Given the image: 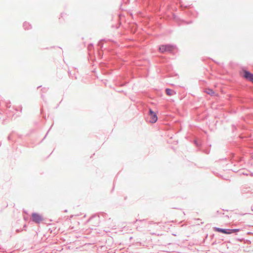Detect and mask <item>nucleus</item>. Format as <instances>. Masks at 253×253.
Listing matches in <instances>:
<instances>
[{
  "label": "nucleus",
  "instance_id": "2",
  "mask_svg": "<svg viewBox=\"0 0 253 253\" xmlns=\"http://www.w3.org/2000/svg\"><path fill=\"white\" fill-rule=\"evenodd\" d=\"M174 49V47L172 45L167 44V45H162L159 47V50L161 52L164 53L165 52H170Z\"/></svg>",
  "mask_w": 253,
  "mask_h": 253
},
{
  "label": "nucleus",
  "instance_id": "1",
  "mask_svg": "<svg viewBox=\"0 0 253 253\" xmlns=\"http://www.w3.org/2000/svg\"><path fill=\"white\" fill-rule=\"evenodd\" d=\"M213 230L215 231L221 232L222 233L226 234H230L232 233L238 232L239 229H221L217 227L213 228Z\"/></svg>",
  "mask_w": 253,
  "mask_h": 253
},
{
  "label": "nucleus",
  "instance_id": "7",
  "mask_svg": "<svg viewBox=\"0 0 253 253\" xmlns=\"http://www.w3.org/2000/svg\"><path fill=\"white\" fill-rule=\"evenodd\" d=\"M204 92L211 95H212L214 93L212 90L209 88L205 89Z\"/></svg>",
  "mask_w": 253,
  "mask_h": 253
},
{
  "label": "nucleus",
  "instance_id": "4",
  "mask_svg": "<svg viewBox=\"0 0 253 253\" xmlns=\"http://www.w3.org/2000/svg\"><path fill=\"white\" fill-rule=\"evenodd\" d=\"M149 122L151 123H155L157 121V116L156 113L154 112L151 109H149Z\"/></svg>",
  "mask_w": 253,
  "mask_h": 253
},
{
  "label": "nucleus",
  "instance_id": "6",
  "mask_svg": "<svg viewBox=\"0 0 253 253\" xmlns=\"http://www.w3.org/2000/svg\"><path fill=\"white\" fill-rule=\"evenodd\" d=\"M166 92L167 94L169 96H171V95H172L175 94V92L173 90H172L170 89H169V88L166 89Z\"/></svg>",
  "mask_w": 253,
  "mask_h": 253
},
{
  "label": "nucleus",
  "instance_id": "5",
  "mask_svg": "<svg viewBox=\"0 0 253 253\" xmlns=\"http://www.w3.org/2000/svg\"><path fill=\"white\" fill-rule=\"evenodd\" d=\"M244 77L253 82V75L247 71L244 72Z\"/></svg>",
  "mask_w": 253,
  "mask_h": 253
},
{
  "label": "nucleus",
  "instance_id": "3",
  "mask_svg": "<svg viewBox=\"0 0 253 253\" xmlns=\"http://www.w3.org/2000/svg\"><path fill=\"white\" fill-rule=\"evenodd\" d=\"M32 219L34 222L39 223L43 220V217L38 213H33L32 214Z\"/></svg>",
  "mask_w": 253,
  "mask_h": 253
}]
</instances>
